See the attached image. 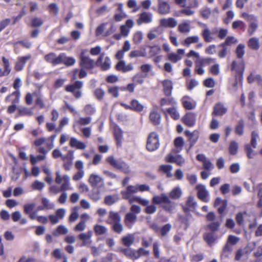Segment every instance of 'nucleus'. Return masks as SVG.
<instances>
[{
  "instance_id": "7",
  "label": "nucleus",
  "mask_w": 262,
  "mask_h": 262,
  "mask_svg": "<svg viewBox=\"0 0 262 262\" xmlns=\"http://www.w3.org/2000/svg\"><path fill=\"white\" fill-rule=\"evenodd\" d=\"M88 182L92 187H96L98 189L102 188L104 187V182L103 178L95 173L90 174Z\"/></svg>"
},
{
  "instance_id": "29",
  "label": "nucleus",
  "mask_w": 262,
  "mask_h": 262,
  "mask_svg": "<svg viewBox=\"0 0 262 262\" xmlns=\"http://www.w3.org/2000/svg\"><path fill=\"white\" fill-rule=\"evenodd\" d=\"M63 183L61 184L60 188L62 192H66L68 190H73V188L71 186L70 178L68 175L63 176Z\"/></svg>"
},
{
  "instance_id": "18",
  "label": "nucleus",
  "mask_w": 262,
  "mask_h": 262,
  "mask_svg": "<svg viewBox=\"0 0 262 262\" xmlns=\"http://www.w3.org/2000/svg\"><path fill=\"white\" fill-rule=\"evenodd\" d=\"M134 24L133 20L129 19L126 21L125 25L120 26V33L122 36L126 37L128 35L130 29L133 28Z\"/></svg>"
},
{
  "instance_id": "49",
  "label": "nucleus",
  "mask_w": 262,
  "mask_h": 262,
  "mask_svg": "<svg viewBox=\"0 0 262 262\" xmlns=\"http://www.w3.org/2000/svg\"><path fill=\"white\" fill-rule=\"evenodd\" d=\"M94 230L96 234L101 235L105 234L107 232V228L102 225H96L94 227Z\"/></svg>"
},
{
  "instance_id": "34",
  "label": "nucleus",
  "mask_w": 262,
  "mask_h": 262,
  "mask_svg": "<svg viewBox=\"0 0 262 262\" xmlns=\"http://www.w3.org/2000/svg\"><path fill=\"white\" fill-rule=\"evenodd\" d=\"M197 206V203L195 201L193 196H189L186 203V206L183 207L185 212L188 211L190 209H194Z\"/></svg>"
},
{
  "instance_id": "24",
  "label": "nucleus",
  "mask_w": 262,
  "mask_h": 262,
  "mask_svg": "<svg viewBox=\"0 0 262 262\" xmlns=\"http://www.w3.org/2000/svg\"><path fill=\"white\" fill-rule=\"evenodd\" d=\"M152 202L155 204H165L169 202V199L165 193L160 195H155L152 198Z\"/></svg>"
},
{
  "instance_id": "63",
  "label": "nucleus",
  "mask_w": 262,
  "mask_h": 262,
  "mask_svg": "<svg viewBox=\"0 0 262 262\" xmlns=\"http://www.w3.org/2000/svg\"><path fill=\"white\" fill-rule=\"evenodd\" d=\"M112 229L116 233L120 234L123 230V226L121 222L113 223L112 226Z\"/></svg>"
},
{
  "instance_id": "23",
  "label": "nucleus",
  "mask_w": 262,
  "mask_h": 262,
  "mask_svg": "<svg viewBox=\"0 0 262 262\" xmlns=\"http://www.w3.org/2000/svg\"><path fill=\"white\" fill-rule=\"evenodd\" d=\"M196 117L194 113H188L183 118V122L188 126H193L195 123Z\"/></svg>"
},
{
  "instance_id": "22",
  "label": "nucleus",
  "mask_w": 262,
  "mask_h": 262,
  "mask_svg": "<svg viewBox=\"0 0 262 262\" xmlns=\"http://www.w3.org/2000/svg\"><path fill=\"white\" fill-rule=\"evenodd\" d=\"M185 53L184 49H179L177 50V53H170L168 54V59L171 62L176 63L182 59V55Z\"/></svg>"
},
{
  "instance_id": "14",
  "label": "nucleus",
  "mask_w": 262,
  "mask_h": 262,
  "mask_svg": "<svg viewBox=\"0 0 262 262\" xmlns=\"http://www.w3.org/2000/svg\"><path fill=\"white\" fill-rule=\"evenodd\" d=\"M152 14L150 12H143L140 14L139 18L137 20L138 25L142 24H148L152 20Z\"/></svg>"
},
{
  "instance_id": "32",
  "label": "nucleus",
  "mask_w": 262,
  "mask_h": 262,
  "mask_svg": "<svg viewBox=\"0 0 262 262\" xmlns=\"http://www.w3.org/2000/svg\"><path fill=\"white\" fill-rule=\"evenodd\" d=\"M61 63H64L67 66L74 65L76 62L74 58L68 57L64 53H60Z\"/></svg>"
},
{
  "instance_id": "16",
  "label": "nucleus",
  "mask_w": 262,
  "mask_h": 262,
  "mask_svg": "<svg viewBox=\"0 0 262 262\" xmlns=\"http://www.w3.org/2000/svg\"><path fill=\"white\" fill-rule=\"evenodd\" d=\"M177 24V20L172 17L162 18L159 21L160 26L164 28H174Z\"/></svg>"
},
{
  "instance_id": "2",
  "label": "nucleus",
  "mask_w": 262,
  "mask_h": 262,
  "mask_svg": "<svg viewBox=\"0 0 262 262\" xmlns=\"http://www.w3.org/2000/svg\"><path fill=\"white\" fill-rule=\"evenodd\" d=\"M106 161L113 167L119 169L125 173H129L130 169L128 165L124 161L121 160H116L112 156H108Z\"/></svg>"
},
{
  "instance_id": "50",
  "label": "nucleus",
  "mask_w": 262,
  "mask_h": 262,
  "mask_svg": "<svg viewBox=\"0 0 262 262\" xmlns=\"http://www.w3.org/2000/svg\"><path fill=\"white\" fill-rule=\"evenodd\" d=\"M33 95L37 97L35 100L36 105H38L41 108H44L45 107V104L43 102L42 96L40 95V91L38 92L33 93Z\"/></svg>"
},
{
  "instance_id": "61",
  "label": "nucleus",
  "mask_w": 262,
  "mask_h": 262,
  "mask_svg": "<svg viewBox=\"0 0 262 262\" xmlns=\"http://www.w3.org/2000/svg\"><path fill=\"white\" fill-rule=\"evenodd\" d=\"M259 136L258 134L256 131H253L251 133V142L250 144L251 146L253 148H256L257 145V140L258 139Z\"/></svg>"
},
{
  "instance_id": "10",
  "label": "nucleus",
  "mask_w": 262,
  "mask_h": 262,
  "mask_svg": "<svg viewBox=\"0 0 262 262\" xmlns=\"http://www.w3.org/2000/svg\"><path fill=\"white\" fill-rule=\"evenodd\" d=\"M92 236V232L89 231L87 233H81L78 235V238L79 240L82 242L81 245H78L77 244V246L84 247L86 246L88 247H90V245L92 243V240L91 237Z\"/></svg>"
},
{
  "instance_id": "47",
  "label": "nucleus",
  "mask_w": 262,
  "mask_h": 262,
  "mask_svg": "<svg viewBox=\"0 0 262 262\" xmlns=\"http://www.w3.org/2000/svg\"><path fill=\"white\" fill-rule=\"evenodd\" d=\"M178 29L182 33H188L190 31V25L188 23L184 21L179 25Z\"/></svg>"
},
{
  "instance_id": "3",
  "label": "nucleus",
  "mask_w": 262,
  "mask_h": 262,
  "mask_svg": "<svg viewBox=\"0 0 262 262\" xmlns=\"http://www.w3.org/2000/svg\"><path fill=\"white\" fill-rule=\"evenodd\" d=\"M198 24L204 28L201 32V35L204 41L206 42H210L214 40L215 38L213 35L218 34L219 30L217 28H214L211 31L205 24L202 23H199Z\"/></svg>"
},
{
  "instance_id": "37",
  "label": "nucleus",
  "mask_w": 262,
  "mask_h": 262,
  "mask_svg": "<svg viewBox=\"0 0 262 262\" xmlns=\"http://www.w3.org/2000/svg\"><path fill=\"white\" fill-rule=\"evenodd\" d=\"M199 39L197 35L189 36L186 38L181 43L184 46L189 47L191 44L198 42Z\"/></svg>"
},
{
  "instance_id": "46",
  "label": "nucleus",
  "mask_w": 262,
  "mask_h": 262,
  "mask_svg": "<svg viewBox=\"0 0 262 262\" xmlns=\"http://www.w3.org/2000/svg\"><path fill=\"white\" fill-rule=\"evenodd\" d=\"M30 58V55H27L26 56L19 57L18 62H17V71L21 70L26 62Z\"/></svg>"
},
{
  "instance_id": "59",
  "label": "nucleus",
  "mask_w": 262,
  "mask_h": 262,
  "mask_svg": "<svg viewBox=\"0 0 262 262\" xmlns=\"http://www.w3.org/2000/svg\"><path fill=\"white\" fill-rule=\"evenodd\" d=\"M199 133L197 130H194L193 132V134L188 138L190 142V148H191L198 141L199 136Z\"/></svg>"
},
{
  "instance_id": "27",
  "label": "nucleus",
  "mask_w": 262,
  "mask_h": 262,
  "mask_svg": "<svg viewBox=\"0 0 262 262\" xmlns=\"http://www.w3.org/2000/svg\"><path fill=\"white\" fill-rule=\"evenodd\" d=\"M244 63L241 61L237 63L236 61H233L231 66V69L233 71H235L237 73H244Z\"/></svg>"
},
{
  "instance_id": "41",
  "label": "nucleus",
  "mask_w": 262,
  "mask_h": 262,
  "mask_svg": "<svg viewBox=\"0 0 262 262\" xmlns=\"http://www.w3.org/2000/svg\"><path fill=\"white\" fill-rule=\"evenodd\" d=\"M114 136L117 142L118 146H120L121 144L123 135L122 132L119 127H116L114 130Z\"/></svg>"
},
{
  "instance_id": "44",
  "label": "nucleus",
  "mask_w": 262,
  "mask_h": 262,
  "mask_svg": "<svg viewBox=\"0 0 262 262\" xmlns=\"http://www.w3.org/2000/svg\"><path fill=\"white\" fill-rule=\"evenodd\" d=\"M203 237L205 242L209 245H211L217 238L216 236L213 232L205 233Z\"/></svg>"
},
{
  "instance_id": "53",
  "label": "nucleus",
  "mask_w": 262,
  "mask_h": 262,
  "mask_svg": "<svg viewBox=\"0 0 262 262\" xmlns=\"http://www.w3.org/2000/svg\"><path fill=\"white\" fill-rule=\"evenodd\" d=\"M134 202H136L143 206H147L149 203L148 200L137 196L133 197L129 200L130 203H132Z\"/></svg>"
},
{
  "instance_id": "13",
  "label": "nucleus",
  "mask_w": 262,
  "mask_h": 262,
  "mask_svg": "<svg viewBox=\"0 0 262 262\" xmlns=\"http://www.w3.org/2000/svg\"><path fill=\"white\" fill-rule=\"evenodd\" d=\"M44 59L47 62L52 64L54 66L61 64L60 54L57 56L54 53L51 52L46 55Z\"/></svg>"
},
{
  "instance_id": "30",
  "label": "nucleus",
  "mask_w": 262,
  "mask_h": 262,
  "mask_svg": "<svg viewBox=\"0 0 262 262\" xmlns=\"http://www.w3.org/2000/svg\"><path fill=\"white\" fill-rule=\"evenodd\" d=\"M70 145L72 147H75L78 149H84L86 145L84 143L78 140L76 138L71 137L70 141Z\"/></svg>"
},
{
  "instance_id": "31",
  "label": "nucleus",
  "mask_w": 262,
  "mask_h": 262,
  "mask_svg": "<svg viewBox=\"0 0 262 262\" xmlns=\"http://www.w3.org/2000/svg\"><path fill=\"white\" fill-rule=\"evenodd\" d=\"M135 240L134 235L127 234L126 236L122 237L121 242L123 245L127 247H130L134 243Z\"/></svg>"
},
{
  "instance_id": "11",
  "label": "nucleus",
  "mask_w": 262,
  "mask_h": 262,
  "mask_svg": "<svg viewBox=\"0 0 262 262\" xmlns=\"http://www.w3.org/2000/svg\"><path fill=\"white\" fill-rule=\"evenodd\" d=\"M134 67L131 63L127 64L123 60H119L115 66V69L121 73H126L134 70Z\"/></svg>"
},
{
  "instance_id": "38",
  "label": "nucleus",
  "mask_w": 262,
  "mask_h": 262,
  "mask_svg": "<svg viewBox=\"0 0 262 262\" xmlns=\"http://www.w3.org/2000/svg\"><path fill=\"white\" fill-rule=\"evenodd\" d=\"M245 127V122L243 119H240L238 121L234 127V132L238 136H242L244 134Z\"/></svg>"
},
{
  "instance_id": "15",
  "label": "nucleus",
  "mask_w": 262,
  "mask_h": 262,
  "mask_svg": "<svg viewBox=\"0 0 262 262\" xmlns=\"http://www.w3.org/2000/svg\"><path fill=\"white\" fill-rule=\"evenodd\" d=\"M149 119L154 125H158L160 123L161 116L158 112V106H154L149 114Z\"/></svg>"
},
{
  "instance_id": "42",
  "label": "nucleus",
  "mask_w": 262,
  "mask_h": 262,
  "mask_svg": "<svg viewBox=\"0 0 262 262\" xmlns=\"http://www.w3.org/2000/svg\"><path fill=\"white\" fill-rule=\"evenodd\" d=\"M174 144L177 149H173V152L175 153L179 152L184 145V141L183 138L182 137L176 138L174 141Z\"/></svg>"
},
{
  "instance_id": "26",
  "label": "nucleus",
  "mask_w": 262,
  "mask_h": 262,
  "mask_svg": "<svg viewBox=\"0 0 262 262\" xmlns=\"http://www.w3.org/2000/svg\"><path fill=\"white\" fill-rule=\"evenodd\" d=\"M11 97H14V98L13 99V100L12 101V104L11 105L9 106L7 110L8 113L9 114L14 113L16 109V105L15 104V100H16V92H13V93L11 95L7 96L6 98V101H7V102L9 101Z\"/></svg>"
},
{
  "instance_id": "62",
  "label": "nucleus",
  "mask_w": 262,
  "mask_h": 262,
  "mask_svg": "<svg viewBox=\"0 0 262 262\" xmlns=\"http://www.w3.org/2000/svg\"><path fill=\"white\" fill-rule=\"evenodd\" d=\"M118 200L117 196L107 195L105 197L104 202L109 206L112 205Z\"/></svg>"
},
{
  "instance_id": "4",
  "label": "nucleus",
  "mask_w": 262,
  "mask_h": 262,
  "mask_svg": "<svg viewBox=\"0 0 262 262\" xmlns=\"http://www.w3.org/2000/svg\"><path fill=\"white\" fill-rule=\"evenodd\" d=\"M160 146L159 136L155 132L149 134L146 143V148L149 151L157 150Z\"/></svg>"
},
{
  "instance_id": "36",
  "label": "nucleus",
  "mask_w": 262,
  "mask_h": 262,
  "mask_svg": "<svg viewBox=\"0 0 262 262\" xmlns=\"http://www.w3.org/2000/svg\"><path fill=\"white\" fill-rule=\"evenodd\" d=\"M190 97L188 96H184L182 99V102L184 107L188 110L193 109L195 106L194 102H192L189 100Z\"/></svg>"
},
{
  "instance_id": "17",
  "label": "nucleus",
  "mask_w": 262,
  "mask_h": 262,
  "mask_svg": "<svg viewBox=\"0 0 262 262\" xmlns=\"http://www.w3.org/2000/svg\"><path fill=\"white\" fill-rule=\"evenodd\" d=\"M227 112V108L221 103L219 102L213 106L212 115L217 116H222L225 115Z\"/></svg>"
},
{
  "instance_id": "64",
  "label": "nucleus",
  "mask_w": 262,
  "mask_h": 262,
  "mask_svg": "<svg viewBox=\"0 0 262 262\" xmlns=\"http://www.w3.org/2000/svg\"><path fill=\"white\" fill-rule=\"evenodd\" d=\"M237 143L235 141H231L229 147V153L231 155H235L237 154Z\"/></svg>"
},
{
  "instance_id": "45",
  "label": "nucleus",
  "mask_w": 262,
  "mask_h": 262,
  "mask_svg": "<svg viewBox=\"0 0 262 262\" xmlns=\"http://www.w3.org/2000/svg\"><path fill=\"white\" fill-rule=\"evenodd\" d=\"M181 195L182 190L179 187L174 188L173 189H172L169 194L170 198L174 200L179 199L181 196Z\"/></svg>"
},
{
  "instance_id": "28",
  "label": "nucleus",
  "mask_w": 262,
  "mask_h": 262,
  "mask_svg": "<svg viewBox=\"0 0 262 262\" xmlns=\"http://www.w3.org/2000/svg\"><path fill=\"white\" fill-rule=\"evenodd\" d=\"M131 110L137 112H141L143 111L144 106L138 100L132 99L130 102Z\"/></svg>"
},
{
  "instance_id": "57",
  "label": "nucleus",
  "mask_w": 262,
  "mask_h": 262,
  "mask_svg": "<svg viewBox=\"0 0 262 262\" xmlns=\"http://www.w3.org/2000/svg\"><path fill=\"white\" fill-rule=\"evenodd\" d=\"M143 38V35L142 32L137 31L134 33L133 40L135 44L138 45L142 41Z\"/></svg>"
},
{
  "instance_id": "25",
  "label": "nucleus",
  "mask_w": 262,
  "mask_h": 262,
  "mask_svg": "<svg viewBox=\"0 0 262 262\" xmlns=\"http://www.w3.org/2000/svg\"><path fill=\"white\" fill-rule=\"evenodd\" d=\"M163 86V91L164 94L166 96H169L171 94V92L173 89V85L172 81L168 79L163 80L162 82Z\"/></svg>"
},
{
  "instance_id": "40",
  "label": "nucleus",
  "mask_w": 262,
  "mask_h": 262,
  "mask_svg": "<svg viewBox=\"0 0 262 262\" xmlns=\"http://www.w3.org/2000/svg\"><path fill=\"white\" fill-rule=\"evenodd\" d=\"M109 219L112 221V222H108V223H115L118 222H121V216L119 213L114 212L113 211H111L109 212Z\"/></svg>"
},
{
  "instance_id": "48",
  "label": "nucleus",
  "mask_w": 262,
  "mask_h": 262,
  "mask_svg": "<svg viewBox=\"0 0 262 262\" xmlns=\"http://www.w3.org/2000/svg\"><path fill=\"white\" fill-rule=\"evenodd\" d=\"M69 230L68 229L63 225L58 226L56 230L53 232V234L54 236H58L59 235H64L68 233Z\"/></svg>"
},
{
  "instance_id": "8",
  "label": "nucleus",
  "mask_w": 262,
  "mask_h": 262,
  "mask_svg": "<svg viewBox=\"0 0 262 262\" xmlns=\"http://www.w3.org/2000/svg\"><path fill=\"white\" fill-rule=\"evenodd\" d=\"M96 66L100 67L103 71L109 70L111 67V61L108 56H105L104 53H102L96 61Z\"/></svg>"
},
{
  "instance_id": "56",
  "label": "nucleus",
  "mask_w": 262,
  "mask_h": 262,
  "mask_svg": "<svg viewBox=\"0 0 262 262\" xmlns=\"http://www.w3.org/2000/svg\"><path fill=\"white\" fill-rule=\"evenodd\" d=\"M199 61L201 66H207L216 61V59L211 57L203 58L198 60Z\"/></svg>"
},
{
  "instance_id": "19",
  "label": "nucleus",
  "mask_w": 262,
  "mask_h": 262,
  "mask_svg": "<svg viewBox=\"0 0 262 262\" xmlns=\"http://www.w3.org/2000/svg\"><path fill=\"white\" fill-rule=\"evenodd\" d=\"M120 251L123 253L127 257L135 260L139 258L137 250L130 248H121Z\"/></svg>"
},
{
  "instance_id": "51",
  "label": "nucleus",
  "mask_w": 262,
  "mask_h": 262,
  "mask_svg": "<svg viewBox=\"0 0 262 262\" xmlns=\"http://www.w3.org/2000/svg\"><path fill=\"white\" fill-rule=\"evenodd\" d=\"M232 251V248L228 243H227L224 247L221 254L222 258L228 257Z\"/></svg>"
},
{
  "instance_id": "6",
  "label": "nucleus",
  "mask_w": 262,
  "mask_h": 262,
  "mask_svg": "<svg viewBox=\"0 0 262 262\" xmlns=\"http://www.w3.org/2000/svg\"><path fill=\"white\" fill-rule=\"evenodd\" d=\"M197 191V196L202 201L207 203L209 201V193L206 186L202 184H199L195 186Z\"/></svg>"
},
{
  "instance_id": "60",
  "label": "nucleus",
  "mask_w": 262,
  "mask_h": 262,
  "mask_svg": "<svg viewBox=\"0 0 262 262\" xmlns=\"http://www.w3.org/2000/svg\"><path fill=\"white\" fill-rule=\"evenodd\" d=\"M244 149L247 154V156L249 159L253 158L256 155L254 151L252 149L250 145L248 144L245 145Z\"/></svg>"
},
{
  "instance_id": "20",
  "label": "nucleus",
  "mask_w": 262,
  "mask_h": 262,
  "mask_svg": "<svg viewBox=\"0 0 262 262\" xmlns=\"http://www.w3.org/2000/svg\"><path fill=\"white\" fill-rule=\"evenodd\" d=\"M137 219V215L133 213H127L125 216L124 220V224L126 227L131 229L134 224L136 222Z\"/></svg>"
},
{
  "instance_id": "55",
  "label": "nucleus",
  "mask_w": 262,
  "mask_h": 262,
  "mask_svg": "<svg viewBox=\"0 0 262 262\" xmlns=\"http://www.w3.org/2000/svg\"><path fill=\"white\" fill-rule=\"evenodd\" d=\"M105 92L101 88H97L94 91L95 97L99 101H102L104 98Z\"/></svg>"
},
{
  "instance_id": "21",
  "label": "nucleus",
  "mask_w": 262,
  "mask_h": 262,
  "mask_svg": "<svg viewBox=\"0 0 262 262\" xmlns=\"http://www.w3.org/2000/svg\"><path fill=\"white\" fill-rule=\"evenodd\" d=\"M166 160L168 162L175 163L179 166H182L185 163V159L180 155L174 156L171 154H169L166 157Z\"/></svg>"
},
{
  "instance_id": "52",
  "label": "nucleus",
  "mask_w": 262,
  "mask_h": 262,
  "mask_svg": "<svg viewBox=\"0 0 262 262\" xmlns=\"http://www.w3.org/2000/svg\"><path fill=\"white\" fill-rule=\"evenodd\" d=\"M17 110L19 114L22 116L27 115L30 116L33 114L32 109L28 108L24 106H19L17 107Z\"/></svg>"
},
{
  "instance_id": "58",
  "label": "nucleus",
  "mask_w": 262,
  "mask_h": 262,
  "mask_svg": "<svg viewBox=\"0 0 262 262\" xmlns=\"http://www.w3.org/2000/svg\"><path fill=\"white\" fill-rule=\"evenodd\" d=\"M167 112L170 117L174 120H178L180 118L179 113L174 107L168 108Z\"/></svg>"
},
{
  "instance_id": "9",
  "label": "nucleus",
  "mask_w": 262,
  "mask_h": 262,
  "mask_svg": "<svg viewBox=\"0 0 262 262\" xmlns=\"http://www.w3.org/2000/svg\"><path fill=\"white\" fill-rule=\"evenodd\" d=\"M170 0H158V12L161 15H167L170 12Z\"/></svg>"
},
{
  "instance_id": "33",
  "label": "nucleus",
  "mask_w": 262,
  "mask_h": 262,
  "mask_svg": "<svg viewBox=\"0 0 262 262\" xmlns=\"http://www.w3.org/2000/svg\"><path fill=\"white\" fill-rule=\"evenodd\" d=\"M2 60L4 66V70L0 68V77L8 75L11 71L8 59L5 57H3Z\"/></svg>"
},
{
  "instance_id": "43",
  "label": "nucleus",
  "mask_w": 262,
  "mask_h": 262,
  "mask_svg": "<svg viewBox=\"0 0 262 262\" xmlns=\"http://www.w3.org/2000/svg\"><path fill=\"white\" fill-rule=\"evenodd\" d=\"M146 52L145 49L143 50H133L129 54V57L131 58L135 57H145Z\"/></svg>"
},
{
  "instance_id": "54",
  "label": "nucleus",
  "mask_w": 262,
  "mask_h": 262,
  "mask_svg": "<svg viewBox=\"0 0 262 262\" xmlns=\"http://www.w3.org/2000/svg\"><path fill=\"white\" fill-rule=\"evenodd\" d=\"M83 111L85 114L93 115L96 113V109L94 105L89 104L84 106Z\"/></svg>"
},
{
  "instance_id": "39",
  "label": "nucleus",
  "mask_w": 262,
  "mask_h": 262,
  "mask_svg": "<svg viewBox=\"0 0 262 262\" xmlns=\"http://www.w3.org/2000/svg\"><path fill=\"white\" fill-rule=\"evenodd\" d=\"M248 46L252 50H258L260 46L258 38L257 37H252L250 38L248 42Z\"/></svg>"
},
{
  "instance_id": "35",
  "label": "nucleus",
  "mask_w": 262,
  "mask_h": 262,
  "mask_svg": "<svg viewBox=\"0 0 262 262\" xmlns=\"http://www.w3.org/2000/svg\"><path fill=\"white\" fill-rule=\"evenodd\" d=\"M252 19V20L248 21L249 24L248 29V33L249 35H253L258 27V20L256 17Z\"/></svg>"
},
{
  "instance_id": "12",
  "label": "nucleus",
  "mask_w": 262,
  "mask_h": 262,
  "mask_svg": "<svg viewBox=\"0 0 262 262\" xmlns=\"http://www.w3.org/2000/svg\"><path fill=\"white\" fill-rule=\"evenodd\" d=\"M196 159L203 163V168L207 170H211L214 168L213 164L204 154H198Z\"/></svg>"
},
{
  "instance_id": "1",
  "label": "nucleus",
  "mask_w": 262,
  "mask_h": 262,
  "mask_svg": "<svg viewBox=\"0 0 262 262\" xmlns=\"http://www.w3.org/2000/svg\"><path fill=\"white\" fill-rule=\"evenodd\" d=\"M88 52V50H82L81 51L79 55V65L82 69L91 70L95 67L96 64L93 59L86 54Z\"/></svg>"
},
{
  "instance_id": "5",
  "label": "nucleus",
  "mask_w": 262,
  "mask_h": 262,
  "mask_svg": "<svg viewBox=\"0 0 262 262\" xmlns=\"http://www.w3.org/2000/svg\"><path fill=\"white\" fill-rule=\"evenodd\" d=\"M83 86V82L81 81H76L73 84L68 85L66 87V91L71 92L76 98L81 97L82 93L80 89Z\"/></svg>"
}]
</instances>
